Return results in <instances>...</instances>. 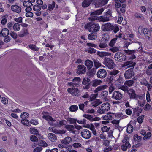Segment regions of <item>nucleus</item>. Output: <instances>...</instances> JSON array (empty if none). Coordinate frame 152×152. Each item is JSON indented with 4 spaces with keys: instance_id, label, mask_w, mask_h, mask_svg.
Wrapping results in <instances>:
<instances>
[{
    "instance_id": "423d86ee",
    "label": "nucleus",
    "mask_w": 152,
    "mask_h": 152,
    "mask_svg": "<svg viewBox=\"0 0 152 152\" xmlns=\"http://www.w3.org/2000/svg\"><path fill=\"white\" fill-rule=\"evenodd\" d=\"M102 28L104 31H108L113 30L114 28V26L110 23H108L103 24Z\"/></svg>"
},
{
    "instance_id": "603ef678",
    "label": "nucleus",
    "mask_w": 152,
    "mask_h": 152,
    "mask_svg": "<svg viewBox=\"0 0 152 152\" xmlns=\"http://www.w3.org/2000/svg\"><path fill=\"white\" fill-rule=\"evenodd\" d=\"M119 89L122 90L124 92H127L129 91V88L126 85L121 86L120 87Z\"/></svg>"
},
{
    "instance_id": "79ce46f5",
    "label": "nucleus",
    "mask_w": 152,
    "mask_h": 152,
    "mask_svg": "<svg viewBox=\"0 0 152 152\" xmlns=\"http://www.w3.org/2000/svg\"><path fill=\"white\" fill-rule=\"evenodd\" d=\"M29 48L33 50L37 51L39 50V48L34 44H30L28 45Z\"/></svg>"
},
{
    "instance_id": "a211bd4d",
    "label": "nucleus",
    "mask_w": 152,
    "mask_h": 152,
    "mask_svg": "<svg viewBox=\"0 0 152 152\" xmlns=\"http://www.w3.org/2000/svg\"><path fill=\"white\" fill-rule=\"evenodd\" d=\"M12 10L17 13H19L21 10V8L20 6L17 5H12L11 7Z\"/></svg>"
},
{
    "instance_id": "49530a36",
    "label": "nucleus",
    "mask_w": 152,
    "mask_h": 152,
    "mask_svg": "<svg viewBox=\"0 0 152 152\" xmlns=\"http://www.w3.org/2000/svg\"><path fill=\"white\" fill-rule=\"evenodd\" d=\"M134 63L132 61H127L123 64L122 65V66L123 67H124L129 65L130 66L132 65Z\"/></svg>"
},
{
    "instance_id": "6e6d98bb",
    "label": "nucleus",
    "mask_w": 152,
    "mask_h": 152,
    "mask_svg": "<svg viewBox=\"0 0 152 152\" xmlns=\"http://www.w3.org/2000/svg\"><path fill=\"white\" fill-rule=\"evenodd\" d=\"M97 68L95 67H94L89 72V74L91 76L95 74Z\"/></svg>"
},
{
    "instance_id": "0eeeda50",
    "label": "nucleus",
    "mask_w": 152,
    "mask_h": 152,
    "mask_svg": "<svg viewBox=\"0 0 152 152\" xmlns=\"http://www.w3.org/2000/svg\"><path fill=\"white\" fill-rule=\"evenodd\" d=\"M90 79L88 77H85L83 78L82 83L83 85H85L83 88L84 89H88L90 88L91 84Z\"/></svg>"
},
{
    "instance_id": "6ab92c4d",
    "label": "nucleus",
    "mask_w": 152,
    "mask_h": 152,
    "mask_svg": "<svg viewBox=\"0 0 152 152\" xmlns=\"http://www.w3.org/2000/svg\"><path fill=\"white\" fill-rule=\"evenodd\" d=\"M84 64L86 66L87 68L89 70L93 66V62L87 59L85 61Z\"/></svg>"
},
{
    "instance_id": "774afa93",
    "label": "nucleus",
    "mask_w": 152,
    "mask_h": 152,
    "mask_svg": "<svg viewBox=\"0 0 152 152\" xmlns=\"http://www.w3.org/2000/svg\"><path fill=\"white\" fill-rule=\"evenodd\" d=\"M108 45L105 42H101L99 45L100 48H104L107 47Z\"/></svg>"
},
{
    "instance_id": "052dcab7",
    "label": "nucleus",
    "mask_w": 152,
    "mask_h": 152,
    "mask_svg": "<svg viewBox=\"0 0 152 152\" xmlns=\"http://www.w3.org/2000/svg\"><path fill=\"white\" fill-rule=\"evenodd\" d=\"M134 139L135 141H137V142H139L142 139L141 137L139 136L137 134H136L134 136Z\"/></svg>"
},
{
    "instance_id": "3c124183",
    "label": "nucleus",
    "mask_w": 152,
    "mask_h": 152,
    "mask_svg": "<svg viewBox=\"0 0 152 152\" xmlns=\"http://www.w3.org/2000/svg\"><path fill=\"white\" fill-rule=\"evenodd\" d=\"M117 40V38H115L112 39L109 44V46L111 47L114 46Z\"/></svg>"
},
{
    "instance_id": "c9c22d12",
    "label": "nucleus",
    "mask_w": 152,
    "mask_h": 152,
    "mask_svg": "<svg viewBox=\"0 0 152 152\" xmlns=\"http://www.w3.org/2000/svg\"><path fill=\"white\" fill-rule=\"evenodd\" d=\"M91 4L88 0H84L82 2V6L83 7H87L89 6Z\"/></svg>"
},
{
    "instance_id": "f3484780",
    "label": "nucleus",
    "mask_w": 152,
    "mask_h": 152,
    "mask_svg": "<svg viewBox=\"0 0 152 152\" xmlns=\"http://www.w3.org/2000/svg\"><path fill=\"white\" fill-rule=\"evenodd\" d=\"M97 14L94 12L91 13L90 14L91 16L89 17L88 19L89 21H94L95 20H98L99 19V17L97 16Z\"/></svg>"
},
{
    "instance_id": "5701e85b",
    "label": "nucleus",
    "mask_w": 152,
    "mask_h": 152,
    "mask_svg": "<svg viewBox=\"0 0 152 152\" xmlns=\"http://www.w3.org/2000/svg\"><path fill=\"white\" fill-rule=\"evenodd\" d=\"M97 54L101 58L106 56H109L110 54V53L108 52L100 51H98L97 53Z\"/></svg>"
},
{
    "instance_id": "39448f33",
    "label": "nucleus",
    "mask_w": 152,
    "mask_h": 152,
    "mask_svg": "<svg viewBox=\"0 0 152 152\" xmlns=\"http://www.w3.org/2000/svg\"><path fill=\"white\" fill-rule=\"evenodd\" d=\"M81 136L84 138L86 139H89L91 136V132L86 129H83L81 132Z\"/></svg>"
},
{
    "instance_id": "13d9d810",
    "label": "nucleus",
    "mask_w": 152,
    "mask_h": 152,
    "mask_svg": "<svg viewBox=\"0 0 152 152\" xmlns=\"http://www.w3.org/2000/svg\"><path fill=\"white\" fill-rule=\"evenodd\" d=\"M140 83L141 85L146 86L148 84V82L146 79L144 78L140 82Z\"/></svg>"
},
{
    "instance_id": "2eb2a0df",
    "label": "nucleus",
    "mask_w": 152,
    "mask_h": 152,
    "mask_svg": "<svg viewBox=\"0 0 152 152\" xmlns=\"http://www.w3.org/2000/svg\"><path fill=\"white\" fill-rule=\"evenodd\" d=\"M142 31L146 38L150 40L151 35V30L147 28H144L143 29Z\"/></svg>"
},
{
    "instance_id": "7ed1b4c3",
    "label": "nucleus",
    "mask_w": 152,
    "mask_h": 152,
    "mask_svg": "<svg viewBox=\"0 0 152 152\" xmlns=\"http://www.w3.org/2000/svg\"><path fill=\"white\" fill-rule=\"evenodd\" d=\"M111 16V11L110 9H108L107 12L104 13V16L99 17V21L103 22L108 21L110 20V18Z\"/></svg>"
},
{
    "instance_id": "37998d69",
    "label": "nucleus",
    "mask_w": 152,
    "mask_h": 152,
    "mask_svg": "<svg viewBox=\"0 0 152 152\" xmlns=\"http://www.w3.org/2000/svg\"><path fill=\"white\" fill-rule=\"evenodd\" d=\"M109 0H101L98 3V5L100 6H102L107 4Z\"/></svg>"
},
{
    "instance_id": "4c0bfd02",
    "label": "nucleus",
    "mask_w": 152,
    "mask_h": 152,
    "mask_svg": "<svg viewBox=\"0 0 152 152\" xmlns=\"http://www.w3.org/2000/svg\"><path fill=\"white\" fill-rule=\"evenodd\" d=\"M42 118H43L45 119L48 121H55V120H54L52 117L50 116L43 115L42 116Z\"/></svg>"
},
{
    "instance_id": "4468645a",
    "label": "nucleus",
    "mask_w": 152,
    "mask_h": 152,
    "mask_svg": "<svg viewBox=\"0 0 152 152\" xmlns=\"http://www.w3.org/2000/svg\"><path fill=\"white\" fill-rule=\"evenodd\" d=\"M86 68L83 65H78L77 67V73L79 74H83L86 72Z\"/></svg>"
},
{
    "instance_id": "bb28decb",
    "label": "nucleus",
    "mask_w": 152,
    "mask_h": 152,
    "mask_svg": "<svg viewBox=\"0 0 152 152\" xmlns=\"http://www.w3.org/2000/svg\"><path fill=\"white\" fill-rule=\"evenodd\" d=\"M72 141V139L70 137H67L61 142V143L64 144L69 143Z\"/></svg>"
},
{
    "instance_id": "b1692460",
    "label": "nucleus",
    "mask_w": 152,
    "mask_h": 152,
    "mask_svg": "<svg viewBox=\"0 0 152 152\" xmlns=\"http://www.w3.org/2000/svg\"><path fill=\"white\" fill-rule=\"evenodd\" d=\"M131 146L129 142H126L124 144L122 145L121 146V148L123 151H125L127 150L128 147H130Z\"/></svg>"
},
{
    "instance_id": "0e129e2a",
    "label": "nucleus",
    "mask_w": 152,
    "mask_h": 152,
    "mask_svg": "<svg viewBox=\"0 0 152 152\" xmlns=\"http://www.w3.org/2000/svg\"><path fill=\"white\" fill-rule=\"evenodd\" d=\"M10 35L14 39H16L18 37V35L14 31H11L10 34Z\"/></svg>"
},
{
    "instance_id": "680f3d73",
    "label": "nucleus",
    "mask_w": 152,
    "mask_h": 152,
    "mask_svg": "<svg viewBox=\"0 0 152 152\" xmlns=\"http://www.w3.org/2000/svg\"><path fill=\"white\" fill-rule=\"evenodd\" d=\"M98 95V94H92L91 95H90V101H92L93 100H94L95 99H96L97 96Z\"/></svg>"
},
{
    "instance_id": "72a5a7b5",
    "label": "nucleus",
    "mask_w": 152,
    "mask_h": 152,
    "mask_svg": "<svg viewBox=\"0 0 152 152\" xmlns=\"http://www.w3.org/2000/svg\"><path fill=\"white\" fill-rule=\"evenodd\" d=\"M93 60L94 63L95 67L97 69L100 66H101V63L99 62L98 60L97 59H94Z\"/></svg>"
},
{
    "instance_id": "ea45409f",
    "label": "nucleus",
    "mask_w": 152,
    "mask_h": 152,
    "mask_svg": "<svg viewBox=\"0 0 152 152\" xmlns=\"http://www.w3.org/2000/svg\"><path fill=\"white\" fill-rule=\"evenodd\" d=\"M55 5V2L54 1H53L51 4L48 5V10L50 11H52L54 8Z\"/></svg>"
},
{
    "instance_id": "a19ab883",
    "label": "nucleus",
    "mask_w": 152,
    "mask_h": 152,
    "mask_svg": "<svg viewBox=\"0 0 152 152\" xmlns=\"http://www.w3.org/2000/svg\"><path fill=\"white\" fill-rule=\"evenodd\" d=\"M29 115V114L28 113L26 112H23L21 114L20 117L22 119H26L28 117Z\"/></svg>"
},
{
    "instance_id": "473e14b6",
    "label": "nucleus",
    "mask_w": 152,
    "mask_h": 152,
    "mask_svg": "<svg viewBox=\"0 0 152 152\" xmlns=\"http://www.w3.org/2000/svg\"><path fill=\"white\" fill-rule=\"evenodd\" d=\"M78 109V107L76 105H72L70 107L69 110L71 112H76Z\"/></svg>"
},
{
    "instance_id": "7c9ffc66",
    "label": "nucleus",
    "mask_w": 152,
    "mask_h": 152,
    "mask_svg": "<svg viewBox=\"0 0 152 152\" xmlns=\"http://www.w3.org/2000/svg\"><path fill=\"white\" fill-rule=\"evenodd\" d=\"M72 80V82L75 84L76 86H77L79 84L81 80V79L79 77H75Z\"/></svg>"
},
{
    "instance_id": "ddd939ff",
    "label": "nucleus",
    "mask_w": 152,
    "mask_h": 152,
    "mask_svg": "<svg viewBox=\"0 0 152 152\" xmlns=\"http://www.w3.org/2000/svg\"><path fill=\"white\" fill-rule=\"evenodd\" d=\"M129 96L131 99H134L137 100L138 99V96L136 94L135 91L132 89H130L127 92Z\"/></svg>"
},
{
    "instance_id": "338daca9",
    "label": "nucleus",
    "mask_w": 152,
    "mask_h": 152,
    "mask_svg": "<svg viewBox=\"0 0 152 152\" xmlns=\"http://www.w3.org/2000/svg\"><path fill=\"white\" fill-rule=\"evenodd\" d=\"M83 117L88 119L91 121V120L93 119V117L91 115L89 114H84L83 115Z\"/></svg>"
},
{
    "instance_id": "4be33fe9",
    "label": "nucleus",
    "mask_w": 152,
    "mask_h": 152,
    "mask_svg": "<svg viewBox=\"0 0 152 152\" xmlns=\"http://www.w3.org/2000/svg\"><path fill=\"white\" fill-rule=\"evenodd\" d=\"M97 34L95 33L92 32L88 35V38L90 40H95L97 38Z\"/></svg>"
},
{
    "instance_id": "6e6552de",
    "label": "nucleus",
    "mask_w": 152,
    "mask_h": 152,
    "mask_svg": "<svg viewBox=\"0 0 152 152\" xmlns=\"http://www.w3.org/2000/svg\"><path fill=\"white\" fill-rule=\"evenodd\" d=\"M136 50H125L124 52L127 55L130 56L129 57V59L133 60L136 58V56L134 53L136 52Z\"/></svg>"
},
{
    "instance_id": "4d7b16f0",
    "label": "nucleus",
    "mask_w": 152,
    "mask_h": 152,
    "mask_svg": "<svg viewBox=\"0 0 152 152\" xmlns=\"http://www.w3.org/2000/svg\"><path fill=\"white\" fill-rule=\"evenodd\" d=\"M104 10V9L102 8L99 9L97 10L94 11V12H95L96 14H97V15H99L102 14Z\"/></svg>"
},
{
    "instance_id": "f8f14e48",
    "label": "nucleus",
    "mask_w": 152,
    "mask_h": 152,
    "mask_svg": "<svg viewBox=\"0 0 152 152\" xmlns=\"http://www.w3.org/2000/svg\"><path fill=\"white\" fill-rule=\"evenodd\" d=\"M100 26L98 23H92L89 31L92 33H96L98 32L100 29Z\"/></svg>"
},
{
    "instance_id": "de8ad7c7",
    "label": "nucleus",
    "mask_w": 152,
    "mask_h": 152,
    "mask_svg": "<svg viewBox=\"0 0 152 152\" xmlns=\"http://www.w3.org/2000/svg\"><path fill=\"white\" fill-rule=\"evenodd\" d=\"M41 8V6L38 5H34L33 7V10L36 11H39Z\"/></svg>"
},
{
    "instance_id": "58836bf2",
    "label": "nucleus",
    "mask_w": 152,
    "mask_h": 152,
    "mask_svg": "<svg viewBox=\"0 0 152 152\" xmlns=\"http://www.w3.org/2000/svg\"><path fill=\"white\" fill-rule=\"evenodd\" d=\"M20 25L18 23H15L13 26V28L15 31H19L20 29Z\"/></svg>"
},
{
    "instance_id": "393cba45",
    "label": "nucleus",
    "mask_w": 152,
    "mask_h": 152,
    "mask_svg": "<svg viewBox=\"0 0 152 152\" xmlns=\"http://www.w3.org/2000/svg\"><path fill=\"white\" fill-rule=\"evenodd\" d=\"M102 82L101 80H99L96 79L94 80H93L91 82V85H92L94 87H96L99 85H100Z\"/></svg>"
},
{
    "instance_id": "5fc2aeb1",
    "label": "nucleus",
    "mask_w": 152,
    "mask_h": 152,
    "mask_svg": "<svg viewBox=\"0 0 152 152\" xmlns=\"http://www.w3.org/2000/svg\"><path fill=\"white\" fill-rule=\"evenodd\" d=\"M110 50L113 53L118 51L119 50V48L117 47H114L110 49Z\"/></svg>"
},
{
    "instance_id": "e433bc0d",
    "label": "nucleus",
    "mask_w": 152,
    "mask_h": 152,
    "mask_svg": "<svg viewBox=\"0 0 152 152\" xmlns=\"http://www.w3.org/2000/svg\"><path fill=\"white\" fill-rule=\"evenodd\" d=\"M30 132L31 134L36 135H38L39 134L38 131L34 128H30Z\"/></svg>"
},
{
    "instance_id": "9d476101",
    "label": "nucleus",
    "mask_w": 152,
    "mask_h": 152,
    "mask_svg": "<svg viewBox=\"0 0 152 152\" xmlns=\"http://www.w3.org/2000/svg\"><path fill=\"white\" fill-rule=\"evenodd\" d=\"M107 74L106 70L103 69L99 70L97 72L96 75L98 77L104 78L106 77Z\"/></svg>"
},
{
    "instance_id": "864d4df0",
    "label": "nucleus",
    "mask_w": 152,
    "mask_h": 152,
    "mask_svg": "<svg viewBox=\"0 0 152 152\" xmlns=\"http://www.w3.org/2000/svg\"><path fill=\"white\" fill-rule=\"evenodd\" d=\"M24 6L26 7H31L32 6L33 4L30 2L29 1H26L24 2L23 3Z\"/></svg>"
},
{
    "instance_id": "e2e57ef3",
    "label": "nucleus",
    "mask_w": 152,
    "mask_h": 152,
    "mask_svg": "<svg viewBox=\"0 0 152 152\" xmlns=\"http://www.w3.org/2000/svg\"><path fill=\"white\" fill-rule=\"evenodd\" d=\"M151 136V132H148L143 137V140H146L148 139Z\"/></svg>"
},
{
    "instance_id": "2f4dec72",
    "label": "nucleus",
    "mask_w": 152,
    "mask_h": 152,
    "mask_svg": "<svg viewBox=\"0 0 152 152\" xmlns=\"http://www.w3.org/2000/svg\"><path fill=\"white\" fill-rule=\"evenodd\" d=\"M65 127L68 130L71 131L73 133H75L74 131V127L72 125H66Z\"/></svg>"
},
{
    "instance_id": "09e8293b",
    "label": "nucleus",
    "mask_w": 152,
    "mask_h": 152,
    "mask_svg": "<svg viewBox=\"0 0 152 152\" xmlns=\"http://www.w3.org/2000/svg\"><path fill=\"white\" fill-rule=\"evenodd\" d=\"M108 94V92L107 91H104L101 94V97L104 99H106Z\"/></svg>"
},
{
    "instance_id": "dca6fc26",
    "label": "nucleus",
    "mask_w": 152,
    "mask_h": 152,
    "mask_svg": "<svg viewBox=\"0 0 152 152\" xmlns=\"http://www.w3.org/2000/svg\"><path fill=\"white\" fill-rule=\"evenodd\" d=\"M29 34L28 30L26 28H23L19 33L18 36L20 37L26 36Z\"/></svg>"
},
{
    "instance_id": "f257e3e1",
    "label": "nucleus",
    "mask_w": 152,
    "mask_h": 152,
    "mask_svg": "<svg viewBox=\"0 0 152 152\" xmlns=\"http://www.w3.org/2000/svg\"><path fill=\"white\" fill-rule=\"evenodd\" d=\"M136 63L134 62L132 65L129 66V67H132L130 69H129L128 70L126 71L124 74V76L126 79H131L133 77L135 74L134 71V67L135 66Z\"/></svg>"
},
{
    "instance_id": "f704fd0d",
    "label": "nucleus",
    "mask_w": 152,
    "mask_h": 152,
    "mask_svg": "<svg viewBox=\"0 0 152 152\" xmlns=\"http://www.w3.org/2000/svg\"><path fill=\"white\" fill-rule=\"evenodd\" d=\"M133 130V127L132 125L128 124L127 128L126 131L128 133H131Z\"/></svg>"
},
{
    "instance_id": "8fccbe9b",
    "label": "nucleus",
    "mask_w": 152,
    "mask_h": 152,
    "mask_svg": "<svg viewBox=\"0 0 152 152\" xmlns=\"http://www.w3.org/2000/svg\"><path fill=\"white\" fill-rule=\"evenodd\" d=\"M115 77H113V76L111 75L109 72V74L107 77V80L109 81V83H111L113 82V79Z\"/></svg>"
},
{
    "instance_id": "20e7f679",
    "label": "nucleus",
    "mask_w": 152,
    "mask_h": 152,
    "mask_svg": "<svg viewBox=\"0 0 152 152\" xmlns=\"http://www.w3.org/2000/svg\"><path fill=\"white\" fill-rule=\"evenodd\" d=\"M103 63L110 69H113L115 66V64L113 60L108 58L105 57L104 59Z\"/></svg>"
},
{
    "instance_id": "cd10ccee",
    "label": "nucleus",
    "mask_w": 152,
    "mask_h": 152,
    "mask_svg": "<svg viewBox=\"0 0 152 152\" xmlns=\"http://www.w3.org/2000/svg\"><path fill=\"white\" fill-rule=\"evenodd\" d=\"M134 83V81L132 80H126L124 83L125 85L127 87H131L132 86Z\"/></svg>"
},
{
    "instance_id": "bf43d9fd",
    "label": "nucleus",
    "mask_w": 152,
    "mask_h": 152,
    "mask_svg": "<svg viewBox=\"0 0 152 152\" xmlns=\"http://www.w3.org/2000/svg\"><path fill=\"white\" fill-rule=\"evenodd\" d=\"M145 118L144 115H142L140 116L137 119V121L140 124H141L142 122L143 119Z\"/></svg>"
},
{
    "instance_id": "c85d7f7f",
    "label": "nucleus",
    "mask_w": 152,
    "mask_h": 152,
    "mask_svg": "<svg viewBox=\"0 0 152 152\" xmlns=\"http://www.w3.org/2000/svg\"><path fill=\"white\" fill-rule=\"evenodd\" d=\"M1 33L2 36H8L9 34V30L6 28H4L1 30Z\"/></svg>"
},
{
    "instance_id": "a878e982",
    "label": "nucleus",
    "mask_w": 152,
    "mask_h": 152,
    "mask_svg": "<svg viewBox=\"0 0 152 152\" xmlns=\"http://www.w3.org/2000/svg\"><path fill=\"white\" fill-rule=\"evenodd\" d=\"M111 114H114L115 113H111V112H109L108 114L104 116L103 117V119L105 120H109L112 119V116Z\"/></svg>"
},
{
    "instance_id": "9b49d317",
    "label": "nucleus",
    "mask_w": 152,
    "mask_h": 152,
    "mask_svg": "<svg viewBox=\"0 0 152 152\" xmlns=\"http://www.w3.org/2000/svg\"><path fill=\"white\" fill-rule=\"evenodd\" d=\"M68 92L71 94L72 95L76 96H80V91L76 88H69L67 89Z\"/></svg>"
},
{
    "instance_id": "c03bdc74",
    "label": "nucleus",
    "mask_w": 152,
    "mask_h": 152,
    "mask_svg": "<svg viewBox=\"0 0 152 152\" xmlns=\"http://www.w3.org/2000/svg\"><path fill=\"white\" fill-rule=\"evenodd\" d=\"M102 102L100 100L96 99L92 102V105L94 107H96L99 105Z\"/></svg>"
},
{
    "instance_id": "c756f323",
    "label": "nucleus",
    "mask_w": 152,
    "mask_h": 152,
    "mask_svg": "<svg viewBox=\"0 0 152 152\" xmlns=\"http://www.w3.org/2000/svg\"><path fill=\"white\" fill-rule=\"evenodd\" d=\"M37 144L40 146L46 147L48 146V144L45 141L41 140H39Z\"/></svg>"
},
{
    "instance_id": "a18cd8bd",
    "label": "nucleus",
    "mask_w": 152,
    "mask_h": 152,
    "mask_svg": "<svg viewBox=\"0 0 152 152\" xmlns=\"http://www.w3.org/2000/svg\"><path fill=\"white\" fill-rule=\"evenodd\" d=\"M120 72V71L118 70H113L111 71H110L109 73L111 75H113V77H115V76L118 73H119Z\"/></svg>"
},
{
    "instance_id": "1a4fd4ad",
    "label": "nucleus",
    "mask_w": 152,
    "mask_h": 152,
    "mask_svg": "<svg viewBox=\"0 0 152 152\" xmlns=\"http://www.w3.org/2000/svg\"><path fill=\"white\" fill-rule=\"evenodd\" d=\"M123 95L118 91H114L111 98L115 100H120L122 98Z\"/></svg>"
},
{
    "instance_id": "f03ea898",
    "label": "nucleus",
    "mask_w": 152,
    "mask_h": 152,
    "mask_svg": "<svg viewBox=\"0 0 152 152\" xmlns=\"http://www.w3.org/2000/svg\"><path fill=\"white\" fill-rule=\"evenodd\" d=\"M127 56L126 54L123 53L118 52L115 53L114 56L115 60L118 62H121L126 61Z\"/></svg>"
},
{
    "instance_id": "69168bd1",
    "label": "nucleus",
    "mask_w": 152,
    "mask_h": 152,
    "mask_svg": "<svg viewBox=\"0 0 152 152\" xmlns=\"http://www.w3.org/2000/svg\"><path fill=\"white\" fill-rule=\"evenodd\" d=\"M92 23L91 22H89L86 24L84 26L85 28L86 29H88L89 31L91 28Z\"/></svg>"
},
{
    "instance_id": "aec40b11",
    "label": "nucleus",
    "mask_w": 152,
    "mask_h": 152,
    "mask_svg": "<svg viewBox=\"0 0 152 152\" xmlns=\"http://www.w3.org/2000/svg\"><path fill=\"white\" fill-rule=\"evenodd\" d=\"M110 105L108 102L102 104L101 106V108L105 111H107L110 109Z\"/></svg>"
},
{
    "instance_id": "412c9836",
    "label": "nucleus",
    "mask_w": 152,
    "mask_h": 152,
    "mask_svg": "<svg viewBox=\"0 0 152 152\" xmlns=\"http://www.w3.org/2000/svg\"><path fill=\"white\" fill-rule=\"evenodd\" d=\"M48 137L49 139L52 142H55L57 140L56 136L53 133H49L48 134Z\"/></svg>"
}]
</instances>
